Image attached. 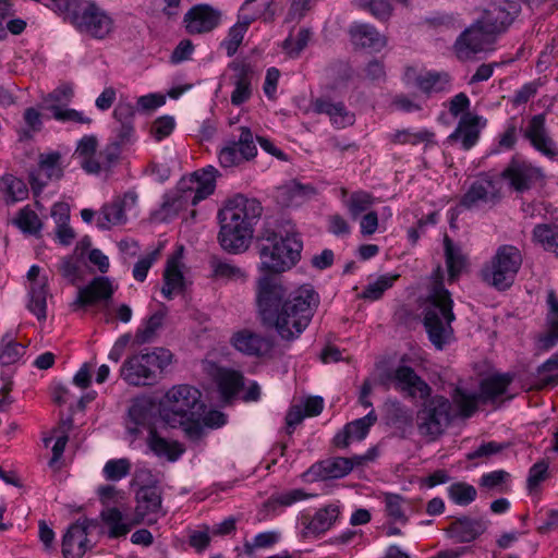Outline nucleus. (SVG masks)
Masks as SVG:
<instances>
[{
  "label": "nucleus",
  "mask_w": 558,
  "mask_h": 558,
  "mask_svg": "<svg viewBox=\"0 0 558 558\" xmlns=\"http://www.w3.org/2000/svg\"><path fill=\"white\" fill-rule=\"evenodd\" d=\"M259 270L265 275L257 281L256 305L262 325L275 329L282 340L301 336L312 322L320 303L319 294L311 284L288 292L277 278L292 268L301 258L303 243L295 233L286 235L265 228L257 238Z\"/></svg>",
  "instance_id": "1"
},
{
  "label": "nucleus",
  "mask_w": 558,
  "mask_h": 558,
  "mask_svg": "<svg viewBox=\"0 0 558 558\" xmlns=\"http://www.w3.org/2000/svg\"><path fill=\"white\" fill-rule=\"evenodd\" d=\"M263 206L256 198L238 194L228 199L218 213L221 247L233 254L244 252L253 238L254 226L258 222Z\"/></svg>",
  "instance_id": "2"
},
{
  "label": "nucleus",
  "mask_w": 558,
  "mask_h": 558,
  "mask_svg": "<svg viewBox=\"0 0 558 558\" xmlns=\"http://www.w3.org/2000/svg\"><path fill=\"white\" fill-rule=\"evenodd\" d=\"M201 397V391L195 387L189 385L172 387L160 403L159 420L171 428L190 424L185 432L189 435H198L201 432L198 422L205 410Z\"/></svg>",
  "instance_id": "3"
},
{
  "label": "nucleus",
  "mask_w": 558,
  "mask_h": 558,
  "mask_svg": "<svg viewBox=\"0 0 558 558\" xmlns=\"http://www.w3.org/2000/svg\"><path fill=\"white\" fill-rule=\"evenodd\" d=\"M48 8L63 15L77 32L95 39L107 38L114 28L113 19L92 0H49Z\"/></svg>",
  "instance_id": "4"
},
{
  "label": "nucleus",
  "mask_w": 558,
  "mask_h": 558,
  "mask_svg": "<svg viewBox=\"0 0 558 558\" xmlns=\"http://www.w3.org/2000/svg\"><path fill=\"white\" fill-rule=\"evenodd\" d=\"M423 324L429 341L442 350L453 338V300L441 281H436L426 299L423 310Z\"/></svg>",
  "instance_id": "5"
},
{
  "label": "nucleus",
  "mask_w": 558,
  "mask_h": 558,
  "mask_svg": "<svg viewBox=\"0 0 558 558\" xmlns=\"http://www.w3.org/2000/svg\"><path fill=\"white\" fill-rule=\"evenodd\" d=\"M129 416L135 424V427L128 428L129 432L137 436L141 428H144L147 432L146 445L156 457L175 462L185 452L183 444L167 438L165 432L169 427L168 424L161 420H155L147 403L143 401L133 403L129 409Z\"/></svg>",
  "instance_id": "6"
},
{
  "label": "nucleus",
  "mask_w": 558,
  "mask_h": 558,
  "mask_svg": "<svg viewBox=\"0 0 558 558\" xmlns=\"http://www.w3.org/2000/svg\"><path fill=\"white\" fill-rule=\"evenodd\" d=\"M217 174L218 170L213 166H208L195 171L190 177L182 178L178 182L174 193L171 196H167V199L163 202V209L178 213L185 209L189 205H197L214 193Z\"/></svg>",
  "instance_id": "7"
},
{
  "label": "nucleus",
  "mask_w": 558,
  "mask_h": 558,
  "mask_svg": "<svg viewBox=\"0 0 558 558\" xmlns=\"http://www.w3.org/2000/svg\"><path fill=\"white\" fill-rule=\"evenodd\" d=\"M172 356L165 348H155L151 352L132 355L123 362L120 376L131 386L153 385L158 379V373L171 364Z\"/></svg>",
  "instance_id": "8"
},
{
  "label": "nucleus",
  "mask_w": 558,
  "mask_h": 558,
  "mask_svg": "<svg viewBox=\"0 0 558 558\" xmlns=\"http://www.w3.org/2000/svg\"><path fill=\"white\" fill-rule=\"evenodd\" d=\"M423 400V405L416 414L417 430L429 440H436L445 433L457 414L451 401L444 396H429Z\"/></svg>",
  "instance_id": "9"
},
{
  "label": "nucleus",
  "mask_w": 558,
  "mask_h": 558,
  "mask_svg": "<svg viewBox=\"0 0 558 558\" xmlns=\"http://www.w3.org/2000/svg\"><path fill=\"white\" fill-rule=\"evenodd\" d=\"M521 265V252L513 245H501L484 265L481 276L486 283L504 291L512 286Z\"/></svg>",
  "instance_id": "10"
},
{
  "label": "nucleus",
  "mask_w": 558,
  "mask_h": 558,
  "mask_svg": "<svg viewBox=\"0 0 558 558\" xmlns=\"http://www.w3.org/2000/svg\"><path fill=\"white\" fill-rule=\"evenodd\" d=\"M239 130V138L227 141L218 153L219 163L225 169L242 167L257 155V147L251 129L241 126Z\"/></svg>",
  "instance_id": "11"
},
{
  "label": "nucleus",
  "mask_w": 558,
  "mask_h": 558,
  "mask_svg": "<svg viewBox=\"0 0 558 558\" xmlns=\"http://www.w3.org/2000/svg\"><path fill=\"white\" fill-rule=\"evenodd\" d=\"M375 449H371L362 456L351 458L332 457L314 463L307 471V475L314 481H326L341 478L348 475L355 465L374 460Z\"/></svg>",
  "instance_id": "12"
},
{
  "label": "nucleus",
  "mask_w": 558,
  "mask_h": 558,
  "mask_svg": "<svg viewBox=\"0 0 558 558\" xmlns=\"http://www.w3.org/2000/svg\"><path fill=\"white\" fill-rule=\"evenodd\" d=\"M97 525L96 520L87 518L78 519L71 524L62 538L63 558H82L92 548L87 536Z\"/></svg>",
  "instance_id": "13"
},
{
  "label": "nucleus",
  "mask_w": 558,
  "mask_h": 558,
  "mask_svg": "<svg viewBox=\"0 0 558 558\" xmlns=\"http://www.w3.org/2000/svg\"><path fill=\"white\" fill-rule=\"evenodd\" d=\"M541 169L513 157L501 171L500 178L506 180L513 191L524 193L536 185L542 179Z\"/></svg>",
  "instance_id": "14"
},
{
  "label": "nucleus",
  "mask_w": 558,
  "mask_h": 558,
  "mask_svg": "<svg viewBox=\"0 0 558 558\" xmlns=\"http://www.w3.org/2000/svg\"><path fill=\"white\" fill-rule=\"evenodd\" d=\"M222 13L207 3L193 5L183 17V25L190 35H202L213 32L221 23Z\"/></svg>",
  "instance_id": "15"
},
{
  "label": "nucleus",
  "mask_w": 558,
  "mask_h": 558,
  "mask_svg": "<svg viewBox=\"0 0 558 558\" xmlns=\"http://www.w3.org/2000/svg\"><path fill=\"white\" fill-rule=\"evenodd\" d=\"M62 177L61 154L51 151L39 155L38 167L29 172L28 181L33 192L39 194L49 182L59 181Z\"/></svg>",
  "instance_id": "16"
},
{
  "label": "nucleus",
  "mask_w": 558,
  "mask_h": 558,
  "mask_svg": "<svg viewBox=\"0 0 558 558\" xmlns=\"http://www.w3.org/2000/svg\"><path fill=\"white\" fill-rule=\"evenodd\" d=\"M519 8L514 2L493 3L476 21L490 36L505 32L512 23Z\"/></svg>",
  "instance_id": "17"
},
{
  "label": "nucleus",
  "mask_w": 558,
  "mask_h": 558,
  "mask_svg": "<svg viewBox=\"0 0 558 558\" xmlns=\"http://www.w3.org/2000/svg\"><path fill=\"white\" fill-rule=\"evenodd\" d=\"M493 41V36H490L486 31L478 24L474 22L470 27H468L464 32H462L454 43V52L460 60L471 59L477 52H481L486 49Z\"/></svg>",
  "instance_id": "18"
},
{
  "label": "nucleus",
  "mask_w": 558,
  "mask_h": 558,
  "mask_svg": "<svg viewBox=\"0 0 558 558\" xmlns=\"http://www.w3.org/2000/svg\"><path fill=\"white\" fill-rule=\"evenodd\" d=\"M387 377L396 383V389L405 392L411 398L425 399L432 392L429 385L410 366L400 365L390 372Z\"/></svg>",
  "instance_id": "19"
},
{
  "label": "nucleus",
  "mask_w": 558,
  "mask_h": 558,
  "mask_svg": "<svg viewBox=\"0 0 558 558\" xmlns=\"http://www.w3.org/2000/svg\"><path fill=\"white\" fill-rule=\"evenodd\" d=\"M233 71L232 81L234 89L231 94V102L240 106L247 101L252 96V81L257 72L255 66L245 60H234L229 64Z\"/></svg>",
  "instance_id": "20"
},
{
  "label": "nucleus",
  "mask_w": 558,
  "mask_h": 558,
  "mask_svg": "<svg viewBox=\"0 0 558 558\" xmlns=\"http://www.w3.org/2000/svg\"><path fill=\"white\" fill-rule=\"evenodd\" d=\"M485 124L486 120L481 116L465 113L459 120L456 130L448 136V142L460 143L464 150H469L477 143Z\"/></svg>",
  "instance_id": "21"
},
{
  "label": "nucleus",
  "mask_w": 558,
  "mask_h": 558,
  "mask_svg": "<svg viewBox=\"0 0 558 558\" xmlns=\"http://www.w3.org/2000/svg\"><path fill=\"white\" fill-rule=\"evenodd\" d=\"M136 108L130 102H119L113 110L114 126L111 141L126 146L132 143L135 134L134 118Z\"/></svg>",
  "instance_id": "22"
},
{
  "label": "nucleus",
  "mask_w": 558,
  "mask_h": 558,
  "mask_svg": "<svg viewBox=\"0 0 558 558\" xmlns=\"http://www.w3.org/2000/svg\"><path fill=\"white\" fill-rule=\"evenodd\" d=\"M545 122V114L533 116L523 135L537 151L553 159L558 155V150L555 142L547 134Z\"/></svg>",
  "instance_id": "23"
},
{
  "label": "nucleus",
  "mask_w": 558,
  "mask_h": 558,
  "mask_svg": "<svg viewBox=\"0 0 558 558\" xmlns=\"http://www.w3.org/2000/svg\"><path fill=\"white\" fill-rule=\"evenodd\" d=\"M500 194L496 184L488 175L475 180L460 201V205L466 209L478 206L480 203L499 199Z\"/></svg>",
  "instance_id": "24"
},
{
  "label": "nucleus",
  "mask_w": 558,
  "mask_h": 558,
  "mask_svg": "<svg viewBox=\"0 0 558 558\" xmlns=\"http://www.w3.org/2000/svg\"><path fill=\"white\" fill-rule=\"evenodd\" d=\"M487 530V522L482 518H456L447 527L448 535L459 543H470L480 537Z\"/></svg>",
  "instance_id": "25"
},
{
  "label": "nucleus",
  "mask_w": 558,
  "mask_h": 558,
  "mask_svg": "<svg viewBox=\"0 0 558 558\" xmlns=\"http://www.w3.org/2000/svg\"><path fill=\"white\" fill-rule=\"evenodd\" d=\"M113 294V287L108 277H96L86 287L80 288L73 305L88 307L101 301H108Z\"/></svg>",
  "instance_id": "26"
},
{
  "label": "nucleus",
  "mask_w": 558,
  "mask_h": 558,
  "mask_svg": "<svg viewBox=\"0 0 558 558\" xmlns=\"http://www.w3.org/2000/svg\"><path fill=\"white\" fill-rule=\"evenodd\" d=\"M161 488L158 485H144L135 495V523H141L145 517L161 512Z\"/></svg>",
  "instance_id": "27"
},
{
  "label": "nucleus",
  "mask_w": 558,
  "mask_h": 558,
  "mask_svg": "<svg viewBox=\"0 0 558 558\" xmlns=\"http://www.w3.org/2000/svg\"><path fill=\"white\" fill-rule=\"evenodd\" d=\"M233 347L246 355H265L272 349L270 339L247 329L238 331L231 340Z\"/></svg>",
  "instance_id": "28"
},
{
  "label": "nucleus",
  "mask_w": 558,
  "mask_h": 558,
  "mask_svg": "<svg viewBox=\"0 0 558 558\" xmlns=\"http://www.w3.org/2000/svg\"><path fill=\"white\" fill-rule=\"evenodd\" d=\"M313 110L319 114H327L331 123L338 129H343L354 123V114L341 101L332 102L327 98H317L313 104Z\"/></svg>",
  "instance_id": "29"
},
{
  "label": "nucleus",
  "mask_w": 558,
  "mask_h": 558,
  "mask_svg": "<svg viewBox=\"0 0 558 558\" xmlns=\"http://www.w3.org/2000/svg\"><path fill=\"white\" fill-rule=\"evenodd\" d=\"M130 202L131 204H135L136 195L133 193H126L123 199L117 198L109 204H105L101 207L97 226L100 229L107 230L111 226H117L125 222L126 217L124 214V205Z\"/></svg>",
  "instance_id": "30"
},
{
  "label": "nucleus",
  "mask_w": 558,
  "mask_h": 558,
  "mask_svg": "<svg viewBox=\"0 0 558 558\" xmlns=\"http://www.w3.org/2000/svg\"><path fill=\"white\" fill-rule=\"evenodd\" d=\"M340 510L337 505H328L318 509L315 514L310 519L302 518V524L305 527V535L313 534L319 535L328 531L339 517Z\"/></svg>",
  "instance_id": "31"
},
{
  "label": "nucleus",
  "mask_w": 558,
  "mask_h": 558,
  "mask_svg": "<svg viewBox=\"0 0 558 558\" xmlns=\"http://www.w3.org/2000/svg\"><path fill=\"white\" fill-rule=\"evenodd\" d=\"M547 330L538 337V347L544 351L550 350L558 343V298L553 290L547 294Z\"/></svg>",
  "instance_id": "32"
},
{
  "label": "nucleus",
  "mask_w": 558,
  "mask_h": 558,
  "mask_svg": "<svg viewBox=\"0 0 558 558\" xmlns=\"http://www.w3.org/2000/svg\"><path fill=\"white\" fill-rule=\"evenodd\" d=\"M415 85L426 97H430L450 90L451 80L447 73L427 72L415 77Z\"/></svg>",
  "instance_id": "33"
},
{
  "label": "nucleus",
  "mask_w": 558,
  "mask_h": 558,
  "mask_svg": "<svg viewBox=\"0 0 558 558\" xmlns=\"http://www.w3.org/2000/svg\"><path fill=\"white\" fill-rule=\"evenodd\" d=\"M163 281L165 284L161 289V293L168 300L172 299L174 292H181L183 290L184 276L175 257L168 259L163 272Z\"/></svg>",
  "instance_id": "34"
},
{
  "label": "nucleus",
  "mask_w": 558,
  "mask_h": 558,
  "mask_svg": "<svg viewBox=\"0 0 558 558\" xmlns=\"http://www.w3.org/2000/svg\"><path fill=\"white\" fill-rule=\"evenodd\" d=\"M217 385L225 400L233 398L243 387V375L233 369L221 368L217 373Z\"/></svg>",
  "instance_id": "35"
},
{
  "label": "nucleus",
  "mask_w": 558,
  "mask_h": 558,
  "mask_svg": "<svg viewBox=\"0 0 558 558\" xmlns=\"http://www.w3.org/2000/svg\"><path fill=\"white\" fill-rule=\"evenodd\" d=\"M354 45L362 48L380 49L385 46V40L374 26L363 24L351 28L350 31Z\"/></svg>",
  "instance_id": "36"
},
{
  "label": "nucleus",
  "mask_w": 558,
  "mask_h": 558,
  "mask_svg": "<svg viewBox=\"0 0 558 558\" xmlns=\"http://www.w3.org/2000/svg\"><path fill=\"white\" fill-rule=\"evenodd\" d=\"M513 376L510 374H498L489 376L481 383L480 397L484 400H495L504 395L509 385L512 383Z\"/></svg>",
  "instance_id": "37"
},
{
  "label": "nucleus",
  "mask_w": 558,
  "mask_h": 558,
  "mask_svg": "<svg viewBox=\"0 0 558 558\" xmlns=\"http://www.w3.org/2000/svg\"><path fill=\"white\" fill-rule=\"evenodd\" d=\"M452 402L457 408V415L461 417H470L477 410L480 395L470 392L460 386H456L450 393Z\"/></svg>",
  "instance_id": "38"
},
{
  "label": "nucleus",
  "mask_w": 558,
  "mask_h": 558,
  "mask_svg": "<svg viewBox=\"0 0 558 558\" xmlns=\"http://www.w3.org/2000/svg\"><path fill=\"white\" fill-rule=\"evenodd\" d=\"M26 353V347L17 342L11 333L0 339V365L9 366L19 362Z\"/></svg>",
  "instance_id": "39"
},
{
  "label": "nucleus",
  "mask_w": 558,
  "mask_h": 558,
  "mask_svg": "<svg viewBox=\"0 0 558 558\" xmlns=\"http://www.w3.org/2000/svg\"><path fill=\"white\" fill-rule=\"evenodd\" d=\"M209 267L211 269V277L214 279L244 281L246 278L244 270H242L240 267L217 256H213L209 259Z\"/></svg>",
  "instance_id": "40"
},
{
  "label": "nucleus",
  "mask_w": 558,
  "mask_h": 558,
  "mask_svg": "<svg viewBox=\"0 0 558 558\" xmlns=\"http://www.w3.org/2000/svg\"><path fill=\"white\" fill-rule=\"evenodd\" d=\"M533 241L546 251H557L558 255V225L539 223L532 231Z\"/></svg>",
  "instance_id": "41"
},
{
  "label": "nucleus",
  "mask_w": 558,
  "mask_h": 558,
  "mask_svg": "<svg viewBox=\"0 0 558 558\" xmlns=\"http://www.w3.org/2000/svg\"><path fill=\"white\" fill-rule=\"evenodd\" d=\"M558 385V352L537 367L536 387L553 388Z\"/></svg>",
  "instance_id": "42"
},
{
  "label": "nucleus",
  "mask_w": 558,
  "mask_h": 558,
  "mask_svg": "<svg viewBox=\"0 0 558 558\" xmlns=\"http://www.w3.org/2000/svg\"><path fill=\"white\" fill-rule=\"evenodd\" d=\"M52 216L57 222V236L62 245H70L74 238L75 232L69 226L70 216L64 205L58 204L53 206Z\"/></svg>",
  "instance_id": "43"
},
{
  "label": "nucleus",
  "mask_w": 558,
  "mask_h": 558,
  "mask_svg": "<svg viewBox=\"0 0 558 558\" xmlns=\"http://www.w3.org/2000/svg\"><path fill=\"white\" fill-rule=\"evenodd\" d=\"M445 255L449 280L453 281L462 272L466 260L460 248L456 247L448 236L445 238Z\"/></svg>",
  "instance_id": "44"
},
{
  "label": "nucleus",
  "mask_w": 558,
  "mask_h": 558,
  "mask_svg": "<svg viewBox=\"0 0 558 558\" xmlns=\"http://www.w3.org/2000/svg\"><path fill=\"white\" fill-rule=\"evenodd\" d=\"M102 521L109 526V536L118 538L126 535L132 525L123 522V514L118 508H108L101 511Z\"/></svg>",
  "instance_id": "45"
},
{
  "label": "nucleus",
  "mask_w": 558,
  "mask_h": 558,
  "mask_svg": "<svg viewBox=\"0 0 558 558\" xmlns=\"http://www.w3.org/2000/svg\"><path fill=\"white\" fill-rule=\"evenodd\" d=\"M375 197L365 191H356L350 194L345 206L352 219H356L362 213H367L373 206Z\"/></svg>",
  "instance_id": "46"
},
{
  "label": "nucleus",
  "mask_w": 558,
  "mask_h": 558,
  "mask_svg": "<svg viewBox=\"0 0 558 558\" xmlns=\"http://www.w3.org/2000/svg\"><path fill=\"white\" fill-rule=\"evenodd\" d=\"M47 283L37 282L31 287V300L28 303V310L37 316L39 320L46 318L47 307Z\"/></svg>",
  "instance_id": "47"
},
{
  "label": "nucleus",
  "mask_w": 558,
  "mask_h": 558,
  "mask_svg": "<svg viewBox=\"0 0 558 558\" xmlns=\"http://www.w3.org/2000/svg\"><path fill=\"white\" fill-rule=\"evenodd\" d=\"M311 38L312 32L307 28H301L295 37L290 35L283 40L282 49L290 58L296 59L307 47Z\"/></svg>",
  "instance_id": "48"
},
{
  "label": "nucleus",
  "mask_w": 558,
  "mask_h": 558,
  "mask_svg": "<svg viewBox=\"0 0 558 558\" xmlns=\"http://www.w3.org/2000/svg\"><path fill=\"white\" fill-rule=\"evenodd\" d=\"M165 315L161 312L153 314L145 323L143 328H138L134 342L138 345L151 342L156 331L162 326Z\"/></svg>",
  "instance_id": "49"
},
{
  "label": "nucleus",
  "mask_w": 558,
  "mask_h": 558,
  "mask_svg": "<svg viewBox=\"0 0 558 558\" xmlns=\"http://www.w3.org/2000/svg\"><path fill=\"white\" fill-rule=\"evenodd\" d=\"M281 538L280 532L267 531L258 533L252 542L245 541L243 549L245 555L252 556L256 549L270 548L276 545Z\"/></svg>",
  "instance_id": "50"
},
{
  "label": "nucleus",
  "mask_w": 558,
  "mask_h": 558,
  "mask_svg": "<svg viewBox=\"0 0 558 558\" xmlns=\"http://www.w3.org/2000/svg\"><path fill=\"white\" fill-rule=\"evenodd\" d=\"M132 463L128 458L111 459L106 462L102 473L107 481L118 482L130 474Z\"/></svg>",
  "instance_id": "51"
},
{
  "label": "nucleus",
  "mask_w": 558,
  "mask_h": 558,
  "mask_svg": "<svg viewBox=\"0 0 558 558\" xmlns=\"http://www.w3.org/2000/svg\"><path fill=\"white\" fill-rule=\"evenodd\" d=\"M14 223L24 233L32 235L38 234L43 227L38 215L28 207H24L19 211L17 217L14 219Z\"/></svg>",
  "instance_id": "52"
},
{
  "label": "nucleus",
  "mask_w": 558,
  "mask_h": 558,
  "mask_svg": "<svg viewBox=\"0 0 558 558\" xmlns=\"http://www.w3.org/2000/svg\"><path fill=\"white\" fill-rule=\"evenodd\" d=\"M399 275H383L375 282L368 283L363 290L362 296L366 300H379L384 292L392 287Z\"/></svg>",
  "instance_id": "53"
},
{
  "label": "nucleus",
  "mask_w": 558,
  "mask_h": 558,
  "mask_svg": "<svg viewBox=\"0 0 558 558\" xmlns=\"http://www.w3.org/2000/svg\"><path fill=\"white\" fill-rule=\"evenodd\" d=\"M448 495L457 505L468 506L475 500L477 492L474 486L458 482L449 486Z\"/></svg>",
  "instance_id": "54"
},
{
  "label": "nucleus",
  "mask_w": 558,
  "mask_h": 558,
  "mask_svg": "<svg viewBox=\"0 0 558 558\" xmlns=\"http://www.w3.org/2000/svg\"><path fill=\"white\" fill-rule=\"evenodd\" d=\"M376 421L377 415L374 411H371L365 416L348 423L344 427L352 437V440H362L366 437L371 426L374 425Z\"/></svg>",
  "instance_id": "55"
},
{
  "label": "nucleus",
  "mask_w": 558,
  "mask_h": 558,
  "mask_svg": "<svg viewBox=\"0 0 558 558\" xmlns=\"http://www.w3.org/2000/svg\"><path fill=\"white\" fill-rule=\"evenodd\" d=\"M52 114V117L60 122H74L82 124H90L92 119L84 116L83 112L77 111L75 109H64L59 105H49L47 107Z\"/></svg>",
  "instance_id": "56"
},
{
  "label": "nucleus",
  "mask_w": 558,
  "mask_h": 558,
  "mask_svg": "<svg viewBox=\"0 0 558 558\" xmlns=\"http://www.w3.org/2000/svg\"><path fill=\"white\" fill-rule=\"evenodd\" d=\"M357 5L379 21H387L392 12L389 0H357Z\"/></svg>",
  "instance_id": "57"
},
{
  "label": "nucleus",
  "mask_w": 558,
  "mask_h": 558,
  "mask_svg": "<svg viewBox=\"0 0 558 558\" xmlns=\"http://www.w3.org/2000/svg\"><path fill=\"white\" fill-rule=\"evenodd\" d=\"M404 499L397 494L385 495L386 513L393 522L407 523L408 518L403 509Z\"/></svg>",
  "instance_id": "58"
},
{
  "label": "nucleus",
  "mask_w": 558,
  "mask_h": 558,
  "mask_svg": "<svg viewBox=\"0 0 558 558\" xmlns=\"http://www.w3.org/2000/svg\"><path fill=\"white\" fill-rule=\"evenodd\" d=\"M434 134L427 130H421L418 132H411L409 130L397 131L392 135V142L396 144H411L416 145L423 142H429Z\"/></svg>",
  "instance_id": "59"
},
{
  "label": "nucleus",
  "mask_w": 558,
  "mask_h": 558,
  "mask_svg": "<svg viewBox=\"0 0 558 558\" xmlns=\"http://www.w3.org/2000/svg\"><path fill=\"white\" fill-rule=\"evenodd\" d=\"M245 34V29L240 27V25H233L230 27L227 37L220 44L221 48L226 50L228 57H232L236 53Z\"/></svg>",
  "instance_id": "60"
},
{
  "label": "nucleus",
  "mask_w": 558,
  "mask_h": 558,
  "mask_svg": "<svg viewBox=\"0 0 558 558\" xmlns=\"http://www.w3.org/2000/svg\"><path fill=\"white\" fill-rule=\"evenodd\" d=\"M2 182L11 202L22 201L27 196V189L22 180L8 174L2 178Z\"/></svg>",
  "instance_id": "61"
},
{
  "label": "nucleus",
  "mask_w": 558,
  "mask_h": 558,
  "mask_svg": "<svg viewBox=\"0 0 558 558\" xmlns=\"http://www.w3.org/2000/svg\"><path fill=\"white\" fill-rule=\"evenodd\" d=\"M74 95L73 87L70 84H62L52 90L44 100L46 108L49 105H59L62 106L68 105Z\"/></svg>",
  "instance_id": "62"
},
{
  "label": "nucleus",
  "mask_w": 558,
  "mask_h": 558,
  "mask_svg": "<svg viewBox=\"0 0 558 558\" xmlns=\"http://www.w3.org/2000/svg\"><path fill=\"white\" fill-rule=\"evenodd\" d=\"M80 270L81 262L77 257L74 256L64 257L59 265V271L72 284H74L80 278Z\"/></svg>",
  "instance_id": "63"
},
{
  "label": "nucleus",
  "mask_w": 558,
  "mask_h": 558,
  "mask_svg": "<svg viewBox=\"0 0 558 558\" xmlns=\"http://www.w3.org/2000/svg\"><path fill=\"white\" fill-rule=\"evenodd\" d=\"M174 125L175 122L172 117H160L154 121L150 128V133L155 140L161 141L172 133Z\"/></svg>",
  "instance_id": "64"
}]
</instances>
